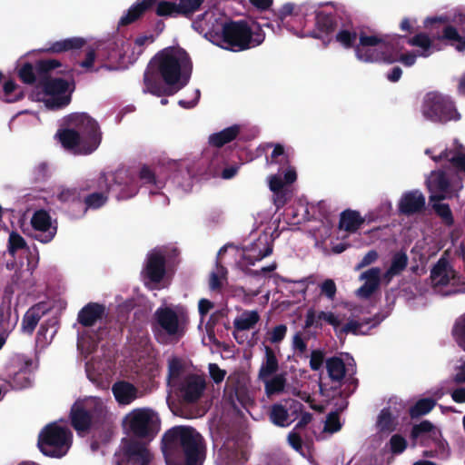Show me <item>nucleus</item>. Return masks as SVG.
Listing matches in <instances>:
<instances>
[{
	"label": "nucleus",
	"mask_w": 465,
	"mask_h": 465,
	"mask_svg": "<svg viewBox=\"0 0 465 465\" xmlns=\"http://www.w3.org/2000/svg\"><path fill=\"white\" fill-rule=\"evenodd\" d=\"M333 32L294 31V35L298 38L312 37L327 47L333 41ZM360 32L358 35L357 31H339L335 39L344 48L354 46L357 59L364 63H400L411 67L415 64L418 56L426 58L440 50L444 41L458 51L465 50V36L460 34V31H442V35L437 37L424 31L411 37L397 34L380 36Z\"/></svg>",
	"instance_id": "f257e3e1"
},
{
	"label": "nucleus",
	"mask_w": 465,
	"mask_h": 465,
	"mask_svg": "<svg viewBox=\"0 0 465 465\" xmlns=\"http://www.w3.org/2000/svg\"><path fill=\"white\" fill-rule=\"evenodd\" d=\"M425 154L442 168L432 171L426 179L430 193V203L446 226L454 224V217L449 204L441 200L450 199L462 189V175L465 174V147L458 141L444 150L439 146L427 148Z\"/></svg>",
	"instance_id": "f03ea898"
},
{
	"label": "nucleus",
	"mask_w": 465,
	"mask_h": 465,
	"mask_svg": "<svg viewBox=\"0 0 465 465\" xmlns=\"http://www.w3.org/2000/svg\"><path fill=\"white\" fill-rule=\"evenodd\" d=\"M193 62L188 53L179 46H169L158 52L144 72V93L156 96L171 95L190 81Z\"/></svg>",
	"instance_id": "7ed1b4c3"
},
{
	"label": "nucleus",
	"mask_w": 465,
	"mask_h": 465,
	"mask_svg": "<svg viewBox=\"0 0 465 465\" xmlns=\"http://www.w3.org/2000/svg\"><path fill=\"white\" fill-rule=\"evenodd\" d=\"M166 465H203L206 448L201 434L192 427L175 426L162 439Z\"/></svg>",
	"instance_id": "20e7f679"
},
{
	"label": "nucleus",
	"mask_w": 465,
	"mask_h": 465,
	"mask_svg": "<svg viewBox=\"0 0 465 465\" xmlns=\"http://www.w3.org/2000/svg\"><path fill=\"white\" fill-rule=\"evenodd\" d=\"M137 177L146 186L150 194H157L166 185V182L149 166L141 167L138 174L129 169H120L114 173H102L97 181V188L113 191L118 200H128L139 191Z\"/></svg>",
	"instance_id": "39448f33"
},
{
	"label": "nucleus",
	"mask_w": 465,
	"mask_h": 465,
	"mask_svg": "<svg viewBox=\"0 0 465 465\" xmlns=\"http://www.w3.org/2000/svg\"><path fill=\"white\" fill-rule=\"evenodd\" d=\"M73 129L59 131L56 134L62 145L75 154H89L101 143V133L97 122L84 113L69 116Z\"/></svg>",
	"instance_id": "423d86ee"
},
{
	"label": "nucleus",
	"mask_w": 465,
	"mask_h": 465,
	"mask_svg": "<svg viewBox=\"0 0 465 465\" xmlns=\"http://www.w3.org/2000/svg\"><path fill=\"white\" fill-rule=\"evenodd\" d=\"M188 324L189 315L184 306L163 302L153 313L152 327L156 340L166 344L183 338Z\"/></svg>",
	"instance_id": "0eeeda50"
},
{
	"label": "nucleus",
	"mask_w": 465,
	"mask_h": 465,
	"mask_svg": "<svg viewBox=\"0 0 465 465\" xmlns=\"http://www.w3.org/2000/svg\"><path fill=\"white\" fill-rule=\"evenodd\" d=\"M7 253L14 259L6 262V269L15 271L16 282L26 281L38 265L39 255L36 248H30L25 240L16 232L8 236Z\"/></svg>",
	"instance_id": "6e6552de"
},
{
	"label": "nucleus",
	"mask_w": 465,
	"mask_h": 465,
	"mask_svg": "<svg viewBox=\"0 0 465 465\" xmlns=\"http://www.w3.org/2000/svg\"><path fill=\"white\" fill-rule=\"evenodd\" d=\"M106 315L105 306L97 302H89L79 311L77 322L83 330H77V348L81 353L89 354L93 351L101 339L100 331L93 328L99 325L100 329Z\"/></svg>",
	"instance_id": "1a4fd4ad"
},
{
	"label": "nucleus",
	"mask_w": 465,
	"mask_h": 465,
	"mask_svg": "<svg viewBox=\"0 0 465 465\" xmlns=\"http://www.w3.org/2000/svg\"><path fill=\"white\" fill-rule=\"evenodd\" d=\"M106 401L98 397L77 400L71 408L72 425L79 435L102 422L107 415Z\"/></svg>",
	"instance_id": "9d476101"
},
{
	"label": "nucleus",
	"mask_w": 465,
	"mask_h": 465,
	"mask_svg": "<svg viewBox=\"0 0 465 465\" xmlns=\"http://www.w3.org/2000/svg\"><path fill=\"white\" fill-rule=\"evenodd\" d=\"M74 90L73 80L61 78L48 79L37 85L31 93L33 101L41 102L49 110L61 109L69 104Z\"/></svg>",
	"instance_id": "9b49d317"
},
{
	"label": "nucleus",
	"mask_w": 465,
	"mask_h": 465,
	"mask_svg": "<svg viewBox=\"0 0 465 465\" xmlns=\"http://www.w3.org/2000/svg\"><path fill=\"white\" fill-rule=\"evenodd\" d=\"M380 320H369L365 322H359L351 320L342 327L341 319L332 312L316 311L312 308L309 309L305 315V327L306 328H322L323 323H328L333 327L336 331L341 333H352L354 335H365L371 329L380 323Z\"/></svg>",
	"instance_id": "f8f14e48"
},
{
	"label": "nucleus",
	"mask_w": 465,
	"mask_h": 465,
	"mask_svg": "<svg viewBox=\"0 0 465 465\" xmlns=\"http://www.w3.org/2000/svg\"><path fill=\"white\" fill-rule=\"evenodd\" d=\"M72 441L73 434L67 425L54 421L41 430L37 445L44 455L62 458L68 452Z\"/></svg>",
	"instance_id": "ddd939ff"
},
{
	"label": "nucleus",
	"mask_w": 465,
	"mask_h": 465,
	"mask_svg": "<svg viewBox=\"0 0 465 465\" xmlns=\"http://www.w3.org/2000/svg\"><path fill=\"white\" fill-rule=\"evenodd\" d=\"M203 37L223 49L237 52L261 45L265 35L263 31H204Z\"/></svg>",
	"instance_id": "4468645a"
},
{
	"label": "nucleus",
	"mask_w": 465,
	"mask_h": 465,
	"mask_svg": "<svg viewBox=\"0 0 465 465\" xmlns=\"http://www.w3.org/2000/svg\"><path fill=\"white\" fill-rule=\"evenodd\" d=\"M216 465H243L246 460L242 441L232 432L212 430Z\"/></svg>",
	"instance_id": "2eb2a0df"
},
{
	"label": "nucleus",
	"mask_w": 465,
	"mask_h": 465,
	"mask_svg": "<svg viewBox=\"0 0 465 465\" xmlns=\"http://www.w3.org/2000/svg\"><path fill=\"white\" fill-rule=\"evenodd\" d=\"M420 111L425 119L433 123L445 124L460 119L451 97L436 91L424 95Z\"/></svg>",
	"instance_id": "dca6fc26"
},
{
	"label": "nucleus",
	"mask_w": 465,
	"mask_h": 465,
	"mask_svg": "<svg viewBox=\"0 0 465 465\" xmlns=\"http://www.w3.org/2000/svg\"><path fill=\"white\" fill-rule=\"evenodd\" d=\"M316 29H349L352 21L346 8L338 3L317 4L315 9Z\"/></svg>",
	"instance_id": "f3484780"
},
{
	"label": "nucleus",
	"mask_w": 465,
	"mask_h": 465,
	"mask_svg": "<svg viewBox=\"0 0 465 465\" xmlns=\"http://www.w3.org/2000/svg\"><path fill=\"white\" fill-rule=\"evenodd\" d=\"M159 424L157 413L148 408L134 409L124 420V428L139 437L154 435Z\"/></svg>",
	"instance_id": "a211bd4d"
},
{
	"label": "nucleus",
	"mask_w": 465,
	"mask_h": 465,
	"mask_svg": "<svg viewBox=\"0 0 465 465\" xmlns=\"http://www.w3.org/2000/svg\"><path fill=\"white\" fill-rule=\"evenodd\" d=\"M194 29H262V25L248 19H240L234 22H228L220 12L207 10L199 15L193 23Z\"/></svg>",
	"instance_id": "6ab92c4d"
},
{
	"label": "nucleus",
	"mask_w": 465,
	"mask_h": 465,
	"mask_svg": "<svg viewBox=\"0 0 465 465\" xmlns=\"http://www.w3.org/2000/svg\"><path fill=\"white\" fill-rule=\"evenodd\" d=\"M296 178L295 170L290 166L268 177L269 188L273 193L272 200L277 210L291 199L292 190L290 189V184L294 183Z\"/></svg>",
	"instance_id": "aec40b11"
},
{
	"label": "nucleus",
	"mask_w": 465,
	"mask_h": 465,
	"mask_svg": "<svg viewBox=\"0 0 465 465\" xmlns=\"http://www.w3.org/2000/svg\"><path fill=\"white\" fill-rule=\"evenodd\" d=\"M115 457L118 465H148L153 458L144 444L131 439L122 440Z\"/></svg>",
	"instance_id": "412c9836"
},
{
	"label": "nucleus",
	"mask_w": 465,
	"mask_h": 465,
	"mask_svg": "<svg viewBox=\"0 0 465 465\" xmlns=\"http://www.w3.org/2000/svg\"><path fill=\"white\" fill-rule=\"evenodd\" d=\"M159 37V31H134L123 45V57L135 63Z\"/></svg>",
	"instance_id": "4be33fe9"
},
{
	"label": "nucleus",
	"mask_w": 465,
	"mask_h": 465,
	"mask_svg": "<svg viewBox=\"0 0 465 465\" xmlns=\"http://www.w3.org/2000/svg\"><path fill=\"white\" fill-rule=\"evenodd\" d=\"M302 404L293 399H285L271 406L269 418L272 424L281 428L289 427L302 412Z\"/></svg>",
	"instance_id": "5701e85b"
},
{
	"label": "nucleus",
	"mask_w": 465,
	"mask_h": 465,
	"mask_svg": "<svg viewBox=\"0 0 465 465\" xmlns=\"http://www.w3.org/2000/svg\"><path fill=\"white\" fill-rule=\"evenodd\" d=\"M165 274V252L162 249H155L148 254L143 271L144 283L150 289H157Z\"/></svg>",
	"instance_id": "b1692460"
},
{
	"label": "nucleus",
	"mask_w": 465,
	"mask_h": 465,
	"mask_svg": "<svg viewBox=\"0 0 465 465\" xmlns=\"http://www.w3.org/2000/svg\"><path fill=\"white\" fill-rule=\"evenodd\" d=\"M272 252V240L268 234L263 233L242 250L239 263L242 266L254 265L256 262L271 255Z\"/></svg>",
	"instance_id": "393cba45"
},
{
	"label": "nucleus",
	"mask_w": 465,
	"mask_h": 465,
	"mask_svg": "<svg viewBox=\"0 0 465 465\" xmlns=\"http://www.w3.org/2000/svg\"><path fill=\"white\" fill-rule=\"evenodd\" d=\"M32 237L37 241L47 243L51 242L56 234L57 226L50 214L45 210L35 211L31 218Z\"/></svg>",
	"instance_id": "a878e982"
},
{
	"label": "nucleus",
	"mask_w": 465,
	"mask_h": 465,
	"mask_svg": "<svg viewBox=\"0 0 465 465\" xmlns=\"http://www.w3.org/2000/svg\"><path fill=\"white\" fill-rule=\"evenodd\" d=\"M205 387L206 383L204 378L199 375L185 376L178 386H176L181 396L187 402L198 401L203 394Z\"/></svg>",
	"instance_id": "bb28decb"
},
{
	"label": "nucleus",
	"mask_w": 465,
	"mask_h": 465,
	"mask_svg": "<svg viewBox=\"0 0 465 465\" xmlns=\"http://www.w3.org/2000/svg\"><path fill=\"white\" fill-rule=\"evenodd\" d=\"M172 169L173 173L168 183L169 187L181 193L190 192L193 184V173L189 165L173 163Z\"/></svg>",
	"instance_id": "cd10ccee"
},
{
	"label": "nucleus",
	"mask_w": 465,
	"mask_h": 465,
	"mask_svg": "<svg viewBox=\"0 0 465 465\" xmlns=\"http://www.w3.org/2000/svg\"><path fill=\"white\" fill-rule=\"evenodd\" d=\"M426 204V198L420 190H411L401 194L398 202V211L406 216L421 213Z\"/></svg>",
	"instance_id": "c85d7f7f"
},
{
	"label": "nucleus",
	"mask_w": 465,
	"mask_h": 465,
	"mask_svg": "<svg viewBox=\"0 0 465 465\" xmlns=\"http://www.w3.org/2000/svg\"><path fill=\"white\" fill-rule=\"evenodd\" d=\"M379 221L376 211L368 212L363 217L357 211L347 210L341 214L340 228L350 232H356L363 223H371Z\"/></svg>",
	"instance_id": "c756f323"
},
{
	"label": "nucleus",
	"mask_w": 465,
	"mask_h": 465,
	"mask_svg": "<svg viewBox=\"0 0 465 465\" xmlns=\"http://www.w3.org/2000/svg\"><path fill=\"white\" fill-rule=\"evenodd\" d=\"M112 392L116 402L122 406L130 405L141 397L138 388L125 381L114 382L112 386Z\"/></svg>",
	"instance_id": "7c9ffc66"
},
{
	"label": "nucleus",
	"mask_w": 465,
	"mask_h": 465,
	"mask_svg": "<svg viewBox=\"0 0 465 465\" xmlns=\"http://www.w3.org/2000/svg\"><path fill=\"white\" fill-rule=\"evenodd\" d=\"M360 280L364 283L361 286L356 294L360 298H369L379 287L382 280L381 270L378 267H372L360 275Z\"/></svg>",
	"instance_id": "2f4dec72"
},
{
	"label": "nucleus",
	"mask_w": 465,
	"mask_h": 465,
	"mask_svg": "<svg viewBox=\"0 0 465 465\" xmlns=\"http://www.w3.org/2000/svg\"><path fill=\"white\" fill-rule=\"evenodd\" d=\"M262 351L263 355L258 371L259 380H265L267 377L278 373L280 369L276 350L268 345H263Z\"/></svg>",
	"instance_id": "473e14b6"
},
{
	"label": "nucleus",
	"mask_w": 465,
	"mask_h": 465,
	"mask_svg": "<svg viewBox=\"0 0 465 465\" xmlns=\"http://www.w3.org/2000/svg\"><path fill=\"white\" fill-rule=\"evenodd\" d=\"M49 311L46 303L39 302L27 310L22 320V331L32 334L39 321Z\"/></svg>",
	"instance_id": "72a5a7b5"
},
{
	"label": "nucleus",
	"mask_w": 465,
	"mask_h": 465,
	"mask_svg": "<svg viewBox=\"0 0 465 465\" xmlns=\"http://www.w3.org/2000/svg\"><path fill=\"white\" fill-rule=\"evenodd\" d=\"M455 277V272L449 262L440 258L431 270L430 278L434 286H446Z\"/></svg>",
	"instance_id": "f704fd0d"
},
{
	"label": "nucleus",
	"mask_w": 465,
	"mask_h": 465,
	"mask_svg": "<svg viewBox=\"0 0 465 465\" xmlns=\"http://www.w3.org/2000/svg\"><path fill=\"white\" fill-rule=\"evenodd\" d=\"M157 0H137L120 17L118 26H127L138 20Z\"/></svg>",
	"instance_id": "c9c22d12"
},
{
	"label": "nucleus",
	"mask_w": 465,
	"mask_h": 465,
	"mask_svg": "<svg viewBox=\"0 0 465 465\" xmlns=\"http://www.w3.org/2000/svg\"><path fill=\"white\" fill-rule=\"evenodd\" d=\"M260 314L256 310H244L239 313L233 320V335L238 342V334L241 331H249L252 329L260 321Z\"/></svg>",
	"instance_id": "e433bc0d"
},
{
	"label": "nucleus",
	"mask_w": 465,
	"mask_h": 465,
	"mask_svg": "<svg viewBox=\"0 0 465 465\" xmlns=\"http://www.w3.org/2000/svg\"><path fill=\"white\" fill-rule=\"evenodd\" d=\"M399 411L396 408H384L378 415L376 427L380 432L390 433L393 431L397 425Z\"/></svg>",
	"instance_id": "4c0bfd02"
},
{
	"label": "nucleus",
	"mask_w": 465,
	"mask_h": 465,
	"mask_svg": "<svg viewBox=\"0 0 465 465\" xmlns=\"http://www.w3.org/2000/svg\"><path fill=\"white\" fill-rule=\"evenodd\" d=\"M57 332V321L55 318L44 322L36 334V345L42 349L47 347Z\"/></svg>",
	"instance_id": "58836bf2"
},
{
	"label": "nucleus",
	"mask_w": 465,
	"mask_h": 465,
	"mask_svg": "<svg viewBox=\"0 0 465 465\" xmlns=\"http://www.w3.org/2000/svg\"><path fill=\"white\" fill-rule=\"evenodd\" d=\"M85 44L86 41L84 38L74 36L52 43L50 46L47 48V51L52 53H74L82 49L85 45Z\"/></svg>",
	"instance_id": "ea45409f"
},
{
	"label": "nucleus",
	"mask_w": 465,
	"mask_h": 465,
	"mask_svg": "<svg viewBox=\"0 0 465 465\" xmlns=\"http://www.w3.org/2000/svg\"><path fill=\"white\" fill-rule=\"evenodd\" d=\"M240 131L241 126L239 124H233L218 133L212 134L208 138V142L214 147H222L234 140L240 134Z\"/></svg>",
	"instance_id": "a19ab883"
},
{
	"label": "nucleus",
	"mask_w": 465,
	"mask_h": 465,
	"mask_svg": "<svg viewBox=\"0 0 465 465\" xmlns=\"http://www.w3.org/2000/svg\"><path fill=\"white\" fill-rule=\"evenodd\" d=\"M244 396V388L234 377H228L224 387V397L233 406L236 402L242 403Z\"/></svg>",
	"instance_id": "79ce46f5"
},
{
	"label": "nucleus",
	"mask_w": 465,
	"mask_h": 465,
	"mask_svg": "<svg viewBox=\"0 0 465 465\" xmlns=\"http://www.w3.org/2000/svg\"><path fill=\"white\" fill-rule=\"evenodd\" d=\"M264 385V391L268 397L279 395L285 390L287 379L285 373H276L265 380H260Z\"/></svg>",
	"instance_id": "37998d69"
},
{
	"label": "nucleus",
	"mask_w": 465,
	"mask_h": 465,
	"mask_svg": "<svg viewBox=\"0 0 465 465\" xmlns=\"http://www.w3.org/2000/svg\"><path fill=\"white\" fill-rule=\"evenodd\" d=\"M408 257L403 252H397L393 255L390 268L383 273L382 280L389 284L393 277L399 275L407 266Z\"/></svg>",
	"instance_id": "c03bdc74"
},
{
	"label": "nucleus",
	"mask_w": 465,
	"mask_h": 465,
	"mask_svg": "<svg viewBox=\"0 0 465 465\" xmlns=\"http://www.w3.org/2000/svg\"><path fill=\"white\" fill-rule=\"evenodd\" d=\"M183 371V364L179 358L172 357L168 360V387L176 388L178 386L184 378Z\"/></svg>",
	"instance_id": "a18cd8bd"
},
{
	"label": "nucleus",
	"mask_w": 465,
	"mask_h": 465,
	"mask_svg": "<svg viewBox=\"0 0 465 465\" xmlns=\"http://www.w3.org/2000/svg\"><path fill=\"white\" fill-rule=\"evenodd\" d=\"M99 190L100 192L90 193L84 198V206L82 207V211L79 214L74 215L75 218L84 216L87 209H98L105 204L108 200L106 192L109 190Z\"/></svg>",
	"instance_id": "49530a36"
},
{
	"label": "nucleus",
	"mask_w": 465,
	"mask_h": 465,
	"mask_svg": "<svg viewBox=\"0 0 465 465\" xmlns=\"http://www.w3.org/2000/svg\"><path fill=\"white\" fill-rule=\"evenodd\" d=\"M57 199L67 204H81V193L75 187L60 186L54 193Z\"/></svg>",
	"instance_id": "de8ad7c7"
},
{
	"label": "nucleus",
	"mask_w": 465,
	"mask_h": 465,
	"mask_svg": "<svg viewBox=\"0 0 465 465\" xmlns=\"http://www.w3.org/2000/svg\"><path fill=\"white\" fill-rule=\"evenodd\" d=\"M451 335L459 348L465 351V312L454 321Z\"/></svg>",
	"instance_id": "09e8293b"
},
{
	"label": "nucleus",
	"mask_w": 465,
	"mask_h": 465,
	"mask_svg": "<svg viewBox=\"0 0 465 465\" xmlns=\"http://www.w3.org/2000/svg\"><path fill=\"white\" fill-rule=\"evenodd\" d=\"M326 368L330 378L337 381H341L346 372L344 361L337 357L327 360Z\"/></svg>",
	"instance_id": "8fccbe9b"
},
{
	"label": "nucleus",
	"mask_w": 465,
	"mask_h": 465,
	"mask_svg": "<svg viewBox=\"0 0 465 465\" xmlns=\"http://www.w3.org/2000/svg\"><path fill=\"white\" fill-rule=\"evenodd\" d=\"M227 270L216 262L215 268L210 273L209 286L212 291L220 290L226 282Z\"/></svg>",
	"instance_id": "3c124183"
},
{
	"label": "nucleus",
	"mask_w": 465,
	"mask_h": 465,
	"mask_svg": "<svg viewBox=\"0 0 465 465\" xmlns=\"http://www.w3.org/2000/svg\"><path fill=\"white\" fill-rule=\"evenodd\" d=\"M156 14L160 16L177 17L182 15L179 3L171 1H161L156 7Z\"/></svg>",
	"instance_id": "603ef678"
},
{
	"label": "nucleus",
	"mask_w": 465,
	"mask_h": 465,
	"mask_svg": "<svg viewBox=\"0 0 465 465\" xmlns=\"http://www.w3.org/2000/svg\"><path fill=\"white\" fill-rule=\"evenodd\" d=\"M436 402L431 398H424L420 399L416 402L414 406H412L410 409V415L412 418L420 417L422 415H425L429 413L433 407L435 406Z\"/></svg>",
	"instance_id": "864d4df0"
},
{
	"label": "nucleus",
	"mask_w": 465,
	"mask_h": 465,
	"mask_svg": "<svg viewBox=\"0 0 465 465\" xmlns=\"http://www.w3.org/2000/svg\"><path fill=\"white\" fill-rule=\"evenodd\" d=\"M205 0H179V7L182 11V16L190 18L196 13Z\"/></svg>",
	"instance_id": "5fc2aeb1"
},
{
	"label": "nucleus",
	"mask_w": 465,
	"mask_h": 465,
	"mask_svg": "<svg viewBox=\"0 0 465 465\" xmlns=\"http://www.w3.org/2000/svg\"><path fill=\"white\" fill-rule=\"evenodd\" d=\"M288 328L285 324H279L268 330L265 339L272 344H278L285 338Z\"/></svg>",
	"instance_id": "6e6d98bb"
},
{
	"label": "nucleus",
	"mask_w": 465,
	"mask_h": 465,
	"mask_svg": "<svg viewBox=\"0 0 465 465\" xmlns=\"http://www.w3.org/2000/svg\"><path fill=\"white\" fill-rule=\"evenodd\" d=\"M435 25H444V26H446L445 29H454L451 26V25H452V11L446 15L430 16L424 20L425 27H430Z\"/></svg>",
	"instance_id": "4d7b16f0"
},
{
	"label": "nucleus",
	"mask_w": 465,
	"mask_h": 465,
	"mask_svg": "<svg viewBox=\"0 0 465 465\" xmlns=\"http://www.w3.org/2000/svg\"><path fill=\"white\" fill-rule=\"evenodd\" d=\"M299 6L292 2L282 4L275 12L274 15L276 18L283 22L288 16L298 15Z\"/></svg>",
	"instance_id": "13d9d810"
},
{
	"label": "nucleus",
	"mask_w": 465,
	"mask_h": 465,
	"mask_svg": "<svg viewBox=\"0 0 465 465\" xmlns=\"http://www.w3.org/2000/svg\"><path fill=\"white\" fill-rule=\"evenodd\" d=\"M341 426L339 414L337 412H331L326 418L323 430L332 434L339 431Z\"/></svg>",
	"instance_id": "bf43d9fd"
},
{
	"label": "nucleus",
	"mask_w": 465,
	"mask_h": 465,
	"mask_svg": "<svg viewBox=\"0 0 465 465\" xmlns=\"http://www.w3.org/2000/svg\"><path fill=\"white\" fill-rule=\"evenodd\" d=\"M452 380L457 384L465 383V359H459L453 367Z\"/></svg>",
	"instance_id": "052dcab7"
},
{
	"label": "nucleus",
	"mask_w": 465,
	"mask_h": 465,
	"mask_svg": "<svg viewBox=\"0 0 465 465\" xmlns=\"http://www.w3.org/2000/svg\"><path fill=\"white\" fill-rule=\"evenodd\" d=\"M96 58L95 50L92 47L85 49V58L79 63V65L86 72H93L94 70V61Z\"/></svg>",
	"instance_id": "680f3d73"
},
{
	"label": "nucleus",
	"mask_w": 465,
	"mask_h": 465,
	"mask_svg": "<svg viewBox=\"0 0 465 465\" xmlns=\"http://www.w3.org/2000/svg\"><path fill=\"white\" fill-rule=\"evenodd\" d=\"M31 383L30 378L26 371H21L17 372L11 381V386L14 389L20 390L29 386Z\"/></svg>",
	"instance_id": "e2e57ef3"
},
{
	"label": "nucleus",
	"mask_w": 465,
	"mask_h": 465,
	"mask_svg": "<svg viewBox=\"0 0 465 465\" xmlns=\"http://www.w3.org/2000/svg\"><path fill=\"white\" fill-rule=\"evenodd\" d=\"M267 163L270 164L272 163H279L282 164L287 163V156L285 155L284 149L281 144L274 145L270 159H267Z\"/></svg>",
	"instance_id": "0e129e2a"
},
{
	"label": "nucleus",
	"mask_w": 465,
	"mask_h": 465,
	"mask_svg": "<svg viewBox=\"0 0 465 465\" xmlns=\"http://www.w3.org/2000/svg\"><path fill=\"white\" fill-rule=\"evenodd\" d=\"M321 292L329 300H333L336 294V284L331 279H327L320 285Z\"/></svg>",
	"instance_id": "69168bd1"
},
{
	"label": "nucleus",
	"mask_w": 465,
	"mask_h": 465,
	"mask_svg": "<svg viewBox=\"0 0 465 465\" xmlns=\"http://www.w3.org/2000/svg\"><path fill=\"white\" fill-rule=\"evenodd\" d=\"M19 76L23 82L26 84H32L35 79L33 65L30 64H24L19 70Z\"/></svg>",
	"instance_id": "338daca9"
},
{
	"label": "nucleus",
	"mask_w": 465,
	"mask_h": 465,
	"mask_svg": "<svg viewBox=\"0 0 465 465\" xmlns=\"http://www.w3.org/2000/svg\"><path fill=\"white\" fill-rule=\"evenodd\" d=\"M257 465H287L285 458L278 455L265 456Z\"/></svg>",
	"instance_id": "774afa93"
}]
</instances>
